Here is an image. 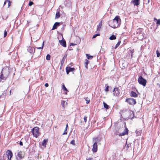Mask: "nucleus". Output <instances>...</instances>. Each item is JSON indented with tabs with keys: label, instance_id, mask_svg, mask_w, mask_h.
Here are the masks:
<instances>
[{
	"label": "nucleus",
	"instance_id": "nucleus-1",
	"mask_svg": "<svg viewBox=\"0 0 160 160\" xmlns=\"http://www.w3.org/2000/svg\"><path fill=\"white\" fill-rule=\"evenodd\" d=\"M121 21L119 17L117 16L112 21H111L109 25L113 28H116L120 25Z\"/></svg>",
	"mask_w": 160,
	"mask_h": 160
},
{
	"label": "nucleus",
	"instance_id": "nucleus-2",
	"mask_svg": "<svg viewBox=\"0 0 160 160\" xmlns=\"http://www.w3.org/2000/svg\"><path fill=\"white\" fill-rule=\"evenodd\" d=\"M0 78L3 80H5L9 75V71L8 68H3L1 72Z\"/></svg>",
	"mask_w": 160,
	"mask_h": 160
},
{
	"label": "nucleus",
	"instance_id": "nucleus-3",
	"mask_svg": "<svg viewBox=\"0 0 160 160\" xmlns=\"http://www.w3.org/2000/svg\"><path fill=\"white\" fill-rule=\"evenodd\" d=\"M39 128L38 127H35L32 129V132L33 136L37 138L39 135Z\"/></svg>",
	"mask_w": 160,
	"mask_h": 160
},
{
	"label": "nucleus",
	"instance_id": "nucleus-4",
	"mask_svg": "<svg viewBox=\"0 0 160 160\" xmlns=\"http://www.w3.org/2000/svg\"><path fill=\"white\" fill-rule=\"evenodd\" d=\"M138 81L139 84L143 86H145L147 81L145 79L143 78L142 76H140L139 77Z\"/></svg>",
	"mask_w": 160,
	"mask_h": 160
},
{
	"label": "nucleus",
	"instance_id": "nucleus-5",
	"mask_svg": "<svg viewBox=\"0 0 160 160\" xmlns=\"http://www.w3.org/2000/svg\"><path fill=\"white\" fill-rule=\"evenodd\" d=\"M12 156V153L10 150H8L6 152V155H4V157L7 156L8 160H11Z\"/></svg>",
	"mask_w": 160,
	"mask_h": 160
},
{
	"label": "nucleus",
	"instance_id": "nucleus-6",
	"mask_svg": "<svg viewBox=\"0 0 160 160\" xmlns=\"http://www.w3.org/2000/svg\"><path fill=\"white\" fill-rule=\"evenodd\" d=\"M126 102H128L130 105H135L136 103L135 99L133 98H128L126 100Z\"/></svg>",
	"mask_w": 160,
	"mask_h": 160
},
{
	"label": "nucleus",
	"instance_id": "nucleus-7",
	"mask_svg": "<svg viewBox=\"0 0 160 160\" xmlns=\"http://www.w3.org/2000/svg\"><path fill=\"white\" fill-rule=\"evenodd\" d=\"M113 94L115 96H118L120 93L119 90L118 89V87L114 88L113 89Z\"/></svg>",
	"mask_w": 160,
	"mask_h": 160
},
{
	"label": "nucleus",
	"instance_id": "nucleus-8",
	"mask_svg": "<svg viewBox=\"0 0 160 160\" xmlns=\"http://www.w3.org/2000/svg\"><path fill=\"white\" fill-rule=\"evenodd\" d=\"M28 51L31 53H32L34 52L35 49L33 47L29 46L28 47Z\"/></svg>",
	"mask_w": 160,
	"mask_h": 160
},
{
	"label": "nucleus",
	"instance_id": "nucleus-9",
	"mask_svg": "<svg viewBox=\"0 0 160 160\" xmlns=\"http://www.w3.org/2000/svg\"><path fill=\"white\" fill-rule=\"evenodd\" d=\"M61 35H62V40H61V45L62 46H63L64 47H66V44L65 40L63 38V36L62 34H61Z\"/></svg>",
	"mask_w": 160,
	"mask_h": 160
},
{
	"label": "nucleus",
	"instance_id": "nucleus-10",
	"mask_svg": "<svg viewBox=\"0 0 160 160\" xmlns=\"http://www.w3.org/2000/svg\"><path fill=\"white\" fill-rule=\"evenodd\" d=\"M17 156L19 159H22L24 157L23 152L21 151H19L18 152Z\"/></svg>",
	"mask_w": 160,
	"mask_h": 160
},
{
	"label": "nucleus",
	"instance_id": "nucleus-11",
	"mask_svg": "<svg viewBox=\"0 0 160 160\" xmlns=\"http://www.w3.org/2000/svg\"><path fill=\"white\" fill-rule=\"evenodd\" d=\"M93 148H92V150L94 152H96L98 149V145L97 142H95L93 144Z\"/></svg>",
	"mask_w": 160,
	"mask_h": 160
},
{
	"label": "nucleus",
	"instance_id": "nucleus-12",
	"mask_svg": "<svg viewBox=\"0 0 160 160\" xmlns=\"http://www.w3.org/2000/svg\"><path fill=\"white\" fill-rule=\"evenodd\" d=\"M75 70L74 68H71L70 67H67L66 68L67 73L68 74L70 72H73Z\"/></svg>",
	"mask_w": 160,
	"mask_h": 160
},
{
	"label": "nucleus",
	"instance_id": "nucleus-13",
	"mask_svg": "<svg viewBox=\"0 0 160 160\" xmlns=\"http://www.w3.org/2000/svg\"><path fill=\"white\" fill-rule=\"evenodd\" d=\"M128 128H125L124 131L122 133H121L120 134H119V136H124L126 134H128Z\"/></svg>",
	"mask_w": 160,
	"mask_h": 160
},
{
	"label": "nucleus",
	"instance_id": "nucleus-14",
	"mask_svg": "<svg viewBox=\"0 0 160 160\" xmlns=\"http://www.w3.org/2000/svg\"><path fill=\"white\" fill-rule=\"evenodd\" d=\"M131 2L134 6H138L140 4V0H132Z\"/></svg>",
	"mask_w": 160,
	"mask_h": 160
},
{
	"label": "nucleus",
	"instance_id": "nucleus-15",
	"mask_svg": "<svg viewBox=\"0 0 160 160\" xmlns=\"http://www.w3.org/2000/svg\"><path fill=\"white\" fill-rule=\"evenodd\" d=\"M60 25V22H56L54 24L52 30H53L57 28L58 27H59Z\"/></svg>",
	"mask_w": 160,
	"mask_h": 160
},
{
	"label": "nucleus",
	"instance_id": "nucleus-16",
	"mask_svg": "<svg viewBox=\"0 0 160 160\" xmlns=\"http://www.w3.org/2000/svg\"><path fill=\"white\" fill-rule=\"evenodd\" d=\"M130 95L131 97H133L135 98L137 97L138 96V94H137L135 92L132 91L131 92Z\"/></svg>",
	"mask_w": 160,
	"mask_h": 160
},
{
	"label": "nucleus",
	"instance_id": "nucleus-17",
	"mask_svg": "<svg viewBox=\"0 0 160 160\" xmlns=\"http://www.w3.org/2000/svg\"><path fill=\"white\" fill-rule=\"evenodd\" d=\"M62 89L64 91H66V92L64 93V94L66 95L67 94V92H68L67 88L65 87L64 84L63 83L62 86Z\"/></svg>",
	"mask_w": 160,
	"mask_h": 160
},
{
	"label": "nucleus",
	"instance_id": "nucleus-18",
	"mask_svg": "<svg viewBox=\"0 0 160 160\" xmlns=\"http://www.w3.org/2000/svg\"><path fill=\"white\" fill-rule=\"evenodd\" d=\"M47 142V140L44 139L42 142V145L44 148H45L46 147Z\"/></svg>",
	"mask_w": 160,
	"mask_h": 160
},
{
	"label": "nucleus",
	"instance_id": "nucleus-19",
	"mask_svg": "<svg viewBox=\"0 0 160 160\" xmlns=\"http://www.w3.org/2000/svg\"><path fill=\"white\" fill-rule=\"evenodd\" d=\"M131 145L130 143H126V144L125 146V148L126 149V150H128L129 148L131 147Z\"/></svg>",
	"mask_w": 160,
	"mask_h": 160
},
{
	"label": "nucleus",
	"instance_id": "nucleus-20",
	"mask_svg": "<svg viewBox=\"0 0 160 160\" xmlns=\"http://www.w3.org/2000/svg\"><path fill=\"white\" fill-rule=\"evenodd\" d=\"M102 25V21H101L99 23V25L98 26V28L97 29V31H99L101 29V27Z\"/></svg>",
	"mask_w": 160,
	"mask_h": 160
},
{
	"label": "nucleus",
	"instance_id": "nucleus-21",
	"mask_svg": "<svg viewBox=\"0 0 160 160\" xmlns=\"http://www.w3.org/2000/svg\"><path fill=\"white\" fill-rule=\"evenodd\" d=\"M154 21L155 22H156L157 24L158 25H160V19H157L155 18H154Z\"/></svg>",
	"mask_w": 160,
	"mask_h": 160
},
{
	"label": "nucleus",
	"instance_id": "nucleus-22",
	"mask_svg": "<svg viewBox=\"0 0 160 160\" xmlns=\"http://www.w3.org/2000/svg\"><path fill=\"white\" fill-rule=\"evenodd\" d=\"M89 61L87 60V59H86L85 60V68H86L88 69V64L89 63Z\"/></svg>",
	"mask_w": 160,
	"mask_h": 160
},
{
	"label": "nucleus",
	"instance_id": "nucleus-23",
	"mask_svg": "<svg viewBox=\"0 0 160 160\" xmlns=\"http://www.w3.org/2000/svg\"><path fill=\"white\" fill-rule=\"evenodd\" d=\"M68 127V123H67L66 125V127L64 130V132L62 134L63 135L67 134V130Z\"/></svg>",
	"mask_w": 160,
	"mask_h": 160
},
{
	"label": "nucleus",
	"instance_id": "nucleus-24",
	"mask_svg": "<svg viewBox=\"0 0 160 160\" xmlns=\"http://www.w3.org/2000/svg\"><path fill=\"white\" fill-rule=\"evenodd\" d=\"M116 38L114 35H112L109 38V39L111 40H113L116 39Z\"/></svg>",
	"mask_w": 160,
	"mask_h": 160
},
{
	"label": "nucleus",
	"instance_id": "nucleus-25",
	"mask_svg": "<svg viewBox=\"0 0 160 160\" xmlns=\"http://www.w3.org/2000/svg\"><path fill=\"white\" fill-rule=\"evenodd\" d=\"M103 104L104 105V108H106L107 109H108L109 108V106L106 103H105L104 102H103Z\"/></svg>",
	"mask_w": 160,
	"mask_h": 160
},
{
	"label": "nucleus",
	"instance_id": "nucleus-26",
	"mask_svg": "<svg viewBox=\"0 0 160 160\" xmlns=\"http://www.w3.org/2000/svg\"><path fill=\"white\" fill-rule=\"evenodd\" d=\"M86 55L88 59H91L93 58L92 56L89 55L88 54H86Z\"/></svg>",
	"mask_w": 160,
	"mask_h": 160
},
{
	"label": "nucleus",
	"instance_id": "nucleus-27",
	"mask_svg": "<svg viewBox=\"0 0 160 160\" xmlns=\"http://www.w3.org/2000/svg\"><path fill=\"white\" fill-rule=\"evenodd\" d=\"M67 57V55H65L64 57H63V58L62 59V62H61V63L63 64V63L64 62V61L65 60V59H66Z\"/></svg>",
	"mask_w": 160,
	"mask_h": 160
},
{
	"label": "nucleus",
	"instance_id": "nucleus-28",
	"mask_svg": "<svg viewBox=\"0 0 160 160\" xmlns=\"http://www.w3.org/2000/svg\"><path fill=\"white\" fill-rule=\"evenodd\" d=\"M60 15L59 12V11H58L56 13L55 18H58L60 17Z\"/></svg>",
	"mask_w": 160,
	"mask_h": 160
},
{
	"label": "nucleus",
	"instance_id": "nucleus-29",
	"mask_svg": "<svg viewBox=\"0 0 160 160\" xmlns=\"http://www.w3.org/2000/svg\"><path fill=\"white\" fill-rule=\"evenodd\" d=\"M121 43V41H119L117 43L116 45L115 46V49H116L120 45V44Z\"/></svg>",
	"mask_w": 160,
	"mask_h": 160
},
{
	"label": "nucleus",
	"instance_id": "nucleus-30",
	"mask_svg": "<svg viewBox=\"0 0 160 160\" xmlns=\"http://www.w3.org/2000/svg\"><path fill=\"white\" fill-rule=\"evenodd\" d=\"M65 103L66 104H67V102H66V101H63L62 102L61 104L63 107H64V106L65 105Z\"/></svg>",
	"mask_w": 160,
	"mask_h": 160
},
{
	"label": "nucleus",
	"instance_id": "nucleus-31",
	"mask_svg": "<svg viewBox=\"0 0 160 160\" xmlns=\"http://www.w3.org/2000/svg\"><path fill=\"white\" fill-rule=\"evenodd\" d=\"M50 55L49 54H48L46 56V59L48 60H49L50 59Z\"/></svg>",
	"mask_w": 160,
	"mask_h": 160
},
{
	"label": "nucleus",
	"instance_id": "nucleus-32",
	"mask_svg": "<svg viewBox=\"0 0 160 160\" xmlns=\"http://www.w3.org/2000/svg\"><path fill=\"white\" fill-rule=\"evenodd\" d=\"M84 98L86 101V103L87 104H88L90 102V100L88 99V97L85 98Z\"/></svg>",
	"mask_w": 160,
	"mask_h": 160
},
{
	"label": "nucleus",
	"instance_id": "nucleus-33",
	"mask_svg": "<svg viewBox=\"0 0 160 160\" xmlns=\"http://www.w3.org/2000/svg\"><path fill=\"white\" fill-rule=\"evenodd\" d=\"M130 52L131 53V57H132V53L134 52V49H131L129 50Z\"/></svg>",
	"mask_w": 160,
	"mask_h": 160
},
{
	"label": "nucleus",
	"instance_id": "nucleus-34",
	"mask_svg": "<svg viewBox=\"0 0 160 160\" xmlns=\"http://www.w3.org/2000/svg\"><path fill=\"white\" fill-rule=\"evenodd\" d=\"M156 53L157 57H159L160 56V53L158 50L156 51Z\"/></svg>",
	"mask_w": 160,
	"mask_h": 160
},
{
	"label": "nucleus",
	"instance_id": "nucleus-35",
	"mask_svg": "<svg viewBox=\"0 0 160 160\" xmlns=\"http://www.w3.org/2000/svg\"><path fill=\"white\" fill-rule=\"evenodd\" d=\"M100 34H95V35H94L93 36V37H92V38H96L97 36H100Z\"/></svg>",
	"mask_w": 160,
	"mask_h": 160
},
{
	"label": "nucleus",
	"instance_id": "nucleus-36",
	"mask_svg": "<svg viewBox=\"0 0 160 160\" xmlns=\"http://www.w3.org/2000/svg\"><path fill=\"white\" fill-rule=\"evenodd\" d=\"M43 45H44V42H43L42 44V47H38V48H37L38 49H42L43 48Z\"/></svg>",
	"mask_w": 160,
	"mask_h": 160
},
{
	"label": "nucleus",
	"instance_id": "nucleus-37",
	"mask_svg": "<svg viewBox=\"0 0 160 160\" xmlns=\"http://www.w3.org/2000/svg\"><path fill=\"white\" fill-rule=\"evenodd\" d=\"M88 117L86 116H85L84 118V121L85 122V123H86L87 121V119Z\"/></svg>",
	"mask_w": 160,
	"mask_h": 160
},
{
	"label": "nucleus",
	"instance_id": "nucleus-38",
	"mask_svg": "<svg viewBox=\"0 0 160 160\" xmlns=\"http://www.w3.org/2000/svg\"><path fill=\"white\" fill-rule=\"evenodd\" d=\"M109 88V86H107L106 87V88L105 89V91L106 92H108V88Z\"/></svg>",
	"mask_w": 160,
	"mask_h": 160
},
{
	"label": "nucleus",
	"instance_id": "nucleus-39",
	"mask_svg": "<svg viewBox=\"0 0 160 160\" xmlns=\"http://www.w3.org/2000/svg\"><path fill=\"white\" fill-rule=\"evenodd\" d=\"M6 2H8V7H9L11 5V2H10V1L7 0H6Z\"/></svg>",
	"mask_w": 160,
	"mask_h": 160
},
{
	"label": "nucleus",
	"instance_id": "nucleus-40",
	"mask_svg": "<svg viewBox=\"0 0 160 160\" xmlns=\"http://www.w3.org/2000/svg\"><path fill=\"white\" fill-rule=\"evenodd\" d=\"M33 4V3L32 1H30L29 3V6H31Z\"/></svg>",
	"mask_w": 160,
	"mask_h": 160
},
{
	"label": "nucleus",
	"instance_id": "nucleus-41",
	"mask_svg": "<svg viewBox=\"0 0 160 160\" xmlns=\"http://www.w3.org/2000/svg\"><path fill=\"white\" fill-rule=\"evenodd\" d=\"M7 34V32L6 30H5L4 32V37H5Z\"/></svg>",
	"mask_w": 160,
	"mask_h": 160
},
{
	"label": "nucleus",
	"instance_id": "nucleus-42",
	"mask_svg": "<svg viewBox=\"0 0 160 160\" xmlns=\"http://www.w3.org/2000/svg\"><path fill=\"white\" fill-rule=\"evenodd\" d=\"M70 143L72 144V145H74L75 144V141L74 140H72L71 142H70Z\"/></svg>",
	"mask_w": 160,
	"mask_h": 160
},
{
	"label": "nucleus",
	"instance_id": "nucleus-43",
	"mask_svg": "<svg viewBox=\"0 0 160 160\" xmlns=\"http://www.w3.org/2000/svg\"><path fill=\"white\" fill-rule=\"evenodd\" d=\"M136 133L137 136H139L140 135V132H136Z\"/></svg>",
	"mask_w": 160,
	"mask_h": 160
},
{
	"label": "nucleus",
	"instance_id": "nucleus-44",
	"mask_svg": "<svg viewBox=\"0 0 160 160\" xmlns=\"http://www.w3.org/2000/svg\"><path fill=\"white\" fill-rule=\"evenodd\" d=\"M76 45V44L73 43H71L70 44V46H75Z\"/></svg>",
	"mask_w": 160,
	"mask_h": 160
},
{
	"label": "nucleus",
	"instance_id": "nucleus-45",
	"mask_svg": "<svg viewBox=\"0 0 160 160\" xmlns=\"http://www.w3.org/2000/svg\"><path fill=\"white\" fill-rule=\"evenodd\" d=\"M45 86L46 87H48V83H46L45 84Z\"/></svg>",
	"mask_w": 160,
	"mask_h": 160
},
{
	"label": "nucleus",
	"instance_id": "nucleus-46",
	"mask_svg": "<svg viewBox=\"0 0 160 160\" xmlns=\"http://www.w3.org/2000/svg\"><path fill=\"white\" fill-rule=\"evenodd\" d=\"M19 144L20 145H21V146H22L23 145V143H22V142L21 141H20L19 142Z\"/></svg>",
	"mask_w": 160,
	"mask_h": 160
},
{
	"label": "nucleus",
	"instance_id": "nucleus-47",
	"mask_svg": "<svg viewBox=\"0 0 160 160\" xmlns=\"http://www.w3.org/2000/svg\"><path fill=\"white\" fill-rule=\"evenodd\" d=\"M86 160H92V159L91 158H87Z\"/></svg>",
	"mask_w": 160,
	"mask_h": 160
},
{
	"label": "nucleus",
	"instance_id": "nucleus-48",
	"mask_svg": "<svg viewBox=\"0 0 160 160\" xmlns=\"http://www.w3.org/2000/svg\"><path fill=\"white\" fill-rule=\"evenodd\" d=\"M6 2V1H5V2H4V5H5L6 4V2Z\"/></svg>",
	"mask_w": 160,
	"mask_h": 160
},
{
	"label": "nucleus",
	"instance_id": "nucleus-49",
	"mask_svg": "<svg viewBox=\"0 0 160 160\" xmlns=\"http://www.w3.org/2000/svg\"><path fill=\"white\" fill-rule=\"evenodd\" d=\"M1 160H5L6 159L3 158V159L1 158Z\"/></svg>",
	"mask_w": 160,
	"mask_h": 160
},
{
	"label": "nucleus",
	"instance_id": "nucleus-50",
	"mask_svg": "<svg viewBox=\"0 0 160 160\" xmlns=\"http://www.w3.org/2000/svg\"><path fill=\"white\" fill-rule=\"evenodd\" d=\"M150 2V0H148V3Z\"/></svg>",
	"mask_w": 160,
	"mask_h": 160
},
{
	"label": "nucleus",
	"instance_id": "nucleus-51",
	"mask_svg": "<svg viewBox=\"0 0 160 160\" xmlns=\"http://www.w3.org/2000/svg\"><path fill=\"white\" fill-rule=\"evenodd\" d=\"M58 41H59V42L60 43V40H59Z\"/></svg>",
	"mask_w": 160,
	"mask_h": 160
},
{
	"label": "nucleus",
	"instance_id": "nucleus-52",
	"mask_svg": "<svg viewBox=\"0 0 160 160\" xmlns=\"http://www.w3.org/2000/svg\"><path fill=\"white\" fill-rule=\"evenodd\" d=\"M64 4H66V3H65V2H64Z\"/></svg>",
	"mask_w": 160,
	"mask_h": 160
},
{
	"label": "nucleus",
	"instance_id": "nucleus-53",
	"mask_svg": "<svg viewBox=\"0 0 160 160\" xmlns=\"http://www.w3.org/2000/svg\"><path fill=\"white\" fill-rule=\"evenodd\" d=\"M143 38V37L142 38H141V39H142Z\"/></svg>",
	"mask_w": 160,
	"mask_h": 160
},
{
	"label": "nucleus",
	"instance_id": "nucleus-54",
	"mask_svg": "<svg viewBox=\"0 0 160 160\" xmlns=\"http://www.w3.org/2000/svg\"><path fill=\"white\" fill-rule=\"evenodd\" d=\"M62 24V23H60V24Z\"/></svg>",
	"mask_w": 160,
	"mask_h": 160
},
{
	"label": "nucleus",
	"instance_id": "nucleus-55",
	"mask_svg": "<svg viewBox=\"0 0 160 160\" xmlns=\"http://www.w3.org/2000/svg\"><path fill=\"white\" fill-rule=\"evenodd\" d=\"M1 97V96H0V98Z\"/></svg>",
	"mask_w": 160,
	"mask_h": 160
}]
</instances>
